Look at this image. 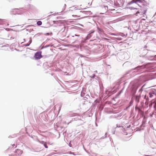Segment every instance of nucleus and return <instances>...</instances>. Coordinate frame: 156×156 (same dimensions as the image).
Wrapping results in <instances>:
<instances>
[{"instance_id":"20","label":"nucleus","mask_w":156,"mask_h":156,"mask_svg":"<svg viewBox=\"0 0 156 156\" xmlns=\"http://www.w3.org/2000/svg\"><path fill=\"white\" fill-rule=\"evenodd\" d=\"M140 13V12L139 11H137L136 12V15H137V14H138V13Z\"/></svg>"},{"instance_id":"5","label":"nucleus","mask_w":156,"mask_h":156,"mask_svg":"<svg viewBox=\"0 0 156 156\" xmlns=\"http://www.w3.org/2000/svg\"><path fill=\"white\" fill-rule=\"evenodd\" d=\"M66 6V4L64 3H62L60 5L59 7L61 8L62 10L61 12H62L65 9Z\"/></svg>"},{"instance_id":"4","label":"nucleus","mask_w":156,"mask_h":156,"mask_svg":"<svg viewBox=\"0 0 156 156\" xmlns=\"http://www.w3.org/2000/svg\"><path fill=\"white\" fill-rule=\"evenodd\" d=\"M143 0H132L130 2L128 3V5H130L133 3H135L137 4V2L142 3Z\"/></svg>"},{"instance_id":"18","label":"nucleus","mask_w":156,"mask_h":156,"mask_svg":"<svg viewBox=\"0 0 156 156\" xmlns=\"http://www.w3.org/2000/svg\"><path fill=\"white\" fill-rule=\"evenodd\" d=\"M49 47V45H45V46H43V48H47V47Z\"/></svg>"},{"instance_id":"25","label":"nucleus","mask_w":156,"mask_h":156,"mask_svg":"<svg viewBox=\"0 0 156 156\" xmlns=\"http://www.w3.org/2000/svg\"><path fill=\"white\" fill-rule=\"evenodd\" d=\"M46 41H45V42L44 43V44H46Z\"/></svg>"},{"instance_id":"30","label":"nucleus","mask_w":156,"mask_h":156,"mask_svg":"<svg viewBox=\"0 0 156 156\" xmlns=\"http://www.w3.org/2000/svg\"><path fill=\"white\" fill-rule=\"evenodd\" d=\"M76 36V35H75ZM78 36H79V35H78Z\"/></svg>"},{"instance_id":"16","label":"nucleus","mask_w":156,"mask_h":156,"mask_svg":"<svg viewBox=\"0 0 156 156\" xmlns=\"http://www.w3.org/2000/svg\"><path fill=\"white\" fill-rule=\"evenodd\" d=\"M30 41H29V42L28 43H29V44H30L32 42V40H31V38H30Z\"/></svg>"},{"instance_id":"29","label":"nucleus","mask_w":156,"mask_h":156,"mask_svg":"<svg viewBox=\"0 0 156 156\" xmlns=\"http://www.w3.org/2000/svg\"><path fill=\"white\" fill-rule=\"evenodd\" d=\"M16 50L17 51H19V50H16Z\"/></svg>"},{"instance_id":"21","label":"nucleus","mask_w":156,"mask_h":156,"mask_svg":"<svg viewBox=\"0 0 156 156\" xmlns=\"http://www.w3.org/2000/svg\"><path fill=\"white\" fill-rule=\"evenodd\" d=\"M70 153L71 154H73V155H76V154H74V153H73V152H70Z\"/></svg>"},{"instance_id":"3","label":"nucleus","mask_w":156,"mask_h":156,"mask_svg":"<svg viewBox=\"0 0 156 156\" xmlns=\"http://www.w3.org/2000/svg\"><path fill=\"white\" fill-rule=\"evenodd\" d=\"M34 57L36 59H39L41 58L42 57L41 53H40L38 52H37L35 54Z\"/></svg>"},{"instance_id":"1","label":"nucleus","mask_w":156,"mask_h":156,"mask_svg":"<svg viewBox=\"0 0 156 156\" xmlns=\"http://www.w3.org/2000/svg\"><path fill=\"white\" fill-rule=\"evenodd\" d=\"M23 151H22L20 150L19 149H16L14 152V153L12 154L11 156H17L23 153Z\"/></svg>"},{"instance_id":"26","label":"nucleus","mask_w":156,"mask_h":156,"mask_svg":"<svg viewBox=\"0 0 156 156\" xmlns=\"http://www.w3.org/2000/svg\"><path fill=\"white\" fill-rule=\"evenodd\" d=\"M85 9V8H83V9Z\"/></svg>"},{"instance_id":"27","label":"nucleus","mask_w":156,"mask_h":156,"mask_svg":"<svg viewBox=\"0 0 156 156\" xmlns=\"http://www.w3.org/2000/svg\"><path fill=\"white\" fill-rule=\"evenodd\" d=\"M23 40H24V41H25V39H24Z\"/></svg>"},{"instance_id":"14","label":"nucleus","mask_w":156,"mask_h":156,"mask_svg":"<svg viewBox=\"0 0 156 156\" xmlns=\"http://www.w3.org/2000/svg\"><path fill=\"white\" fill-rule=\"evenodd\" d=\"M3 39L0 38V45H1L2 44L3 42Z\"/></svg>"},{"instance_id":"28","label":"nucleus","mask_w":156,"mask_h":156,"mask_svg":"<svg viewBox=\"0 0 156 156\" xmlns=\"http://www.w3.org/2000/svg\"><path fill=\"white\" fill-rule=\"evenodd\" d=\"M46 73H48V71H47V72H46Z\"/></svg>"},{"instance_id":"2","label":"nucleus","mask_w":156,"mask_h":156,"mask_svg":"<svg viewBox=\"0 0 156 156\" xmlns=\"http://www.w3.org/2000/svg\"><path fill=\"white\" fill-rule=\"evenodd\" d=\"M77 11L76 9H75L70 8L68 10L67 12L68 14H69L72 15L73 16L74 15L73 14V13H76ZM76 16H77V15H75Z\"/></svg>"},{"instance_id":"13","label":"nucleus","mask_w":156,"mask_h":156,"mask_svg":"<svg viewBox=\"0 0 156 156\" xmlns=\"http://www.w3.org/2000/svg\"><path fill=\"white\" fill-rule=\"evenodd\" d=\"M128 8L131 10L137 9V8H134V7H133L132 6L129 7H128Z\"/></svg>"},{"instance_id":"7","label":"nucleus","mask_w":156,"mask_h":156,"mask_svg":"<svg viewBox=\"0 0 156 156\" xmlns=\"http://www.w3.org/2000/svg\"><path fill=\"white\" fill-rule=\"evenodd\" d=\"M40 143L41 144H42L44 145V147L46 148H48V146H47V144H46L45 142L44 141H41L40 142Z\"/></svg>"},{"instance_id":"19","label":"nucleus","mask_w":156,"mask_h":156,"mask_svg":"<svg viewBox=\"0 0 156 156\" xmlns=\"http://www.w3.org/2000/svg\"><path fill=\"white\" fill-rule=\"evenodd\" d=\"M104 8H105V9H106V11H107V9H108V6H105L104 7Z\"/></svg>"},{"instance_id":"23","label":"nucleus","mask_w":156,"mask_h":156,"mask_svg":"<svg viewBox=\"0 0 156 156\" xmlns=\"http://www.w3.org/2000/svg\"><path fill=\"white\" fill-rule=\"evenodd\" d=\"M146 95H145L144 97V99H146Z\"/></svg>"},{"instance_id":"15","label":"nucleus","mask_w":156,"mask_h":156,"mask_svg":"<svg viewBox=\"0 0 156 156\" xmlns=\"http://www.w3.org/2000/svg\"><path fill=\"white\" fill-rule=\"evenodd\" d=\"M30 44L29 43H27V44H25L24 45V46H25L26 47L30 45Z\"/></svg>"},{"instance_id":"24","label":"nucleus","mask_w":156,"mask_h":156,"mask_svg":"<svg viewBox=\"0 0 156 156\" xmlns=\"http://www.w3.org/2000/svg\"><path fill=\"white\" fill-rule=\"evenodd\" d=\"M12 146H13V147H14V146H15V145L13 144L12 145Z\"/></svg>"},{"instance_id":"12","label":"nucleus","mask_w":156,"mask_h":156,"mask_svg":"<svg viewBox=\"0 0 156 156\" xmlns=\"http://www.w3.org/2000/svg\"><path fill=\"white\" fill-rule=\"evenodd\" d=\"M1 47L2 48V49L3 50H6L7 49L6 48V46L5 45L2 46Z\"/></svg>"},{"instance_id":"22","label":"nucleus","mask_w":156,"mask_h":156,"mask_svg":"<svg viewBox=\"0 0 156 156\" xmlns=\"http://www.w3.org/2000/svg\"><path fill=\"white\" fill-rule=\"evenodd\" d=\"M46 34L47 35H49V33H47Z\"/></svg>"},{"instance_id":"9","label":"nucleus","mask_w":156,"mask_h":156,"mask_svg":"<svg viewBox=\"0 0 156 156\" xmlns=\"http://www.w3.org/2000/svg\"><path fill=\"white\" fill-rule=\"evenodd\" d=\"M140 96H137L136 97V101L137 102H139V100L140 98Z\"/></svg>"},{"instance_id":"6","label":"nucleus","mask_w":156,"mask_h":156,"mask_svg":"<svg viewBox=\"0 0 156 156\" xmlns=\"http://www.w3.org/2000/svg\"><path fill=\"white\" fill-rule=\"evenodd\" d=\"M14 10H18L19 11L18 12H22V11H24L25 9H23V8H20L19 9H14Z\"/></svg>"},{"instance_id":"17","label":"nucleus","mask_w":156,"mask_h":156,"mask_svg":"<svg viewBox=\"0 0 156 156\" xmlns=\"http://www.w3.org/2000/svg\"><path fill=\"white\" fill-rule=\"evenodd\" d=\"M30 41H29V42L28 43H29V44H30L32 42V40H31V38H30Z\"/></svg>"},{"instance_id":"11","label":"nucleus","mask_w":156,"mask_h":156,"mask_svg":"<svg viewBox=\"0 0 156 156\" xmlns=\"http://www.w3.org/2000/svg\"><path fill=\"white\" fill-rule=\"evenodd\" d=\"M42 23V22L41 21H38L37 22V24L38 26H41V25Z\"/></svg>"},{"instance_id":"10","label":"nucleus","mask_w":156,"mask_h":156,"mask_svg":"<svg viewBox=\"0 0 156 156\" xmlns=\"http://www.w3.org/2000/svg\"><path fill=\"white\" fill-rule=\"evenodd\" d=\"M154 94V93L153 92H150L149 93V97L151 98L153 96V95Z\"/></svg>"},{"instance_id":"8","label":"nucleus","mask_w":156,"mask_h":156,"mask_svg":"<svg viewBox=\"0 0 156 156\" xmlns=\"http://www.w3.org/2000/svg\"><path fill=\"white\" fill-rule=\"evenodd\" d=\"M48 63L47 62L46 63H45L44 64V68L45 69H47L48 68V66H47V64Z\"/></svg>"}]
</instances>
